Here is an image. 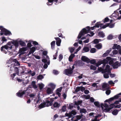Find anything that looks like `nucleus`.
<instances>
[{"label": "nucleus", "instance_id": "nucleus-1", "mask_svg": "<svg viewBox=\"0 0 121 121\" xmlns=\"http://www.w3.org/2000/svg\"><path fill=\"white\" fill-rule=\"evenodd\" d=\"M86 28L87 29L85 28H84L80 32L77 37V38L78 39H80L82 36H84L85 34L89 33L91 29L92 30H93L94 29H95L94 26L93 27H91V28L90 27V26H87L86 27Z\"/></svg>", "mask_w": 121, "mask_h": 121}, {"label": "nucleus", "instance_id": "nucleus-2", "mask_svg": "<svg viewBox=\"0 0 121 121\" xmlns=\"http://www.w3.org/2000/svg\"><path fill=\"white\" fill-rule=\"evenodd\" d=\"M103 61L104 63H108L110 65H113L114 64L113 59L110 57H107L106 59H104Z\"/></svg>", "mask_w": 121, "mask_h": 121}, {"label": "nucleus", "instance_id": "nucleus-3", "mask_svg": "<svg viewBox=\"0 0 121 121\" xmlns=\"http://www.w3.org/2000/svg\"><path fill=\"white\" fill-rule=\"evenodd\" d=\"M0 35H4L5 36L10 35H12L11 32L6 29L4 28L1 30L0 34Z\"/></svg>", "mask_w": 121, "mask_h": 121}, {"label": "nucleus", "instance_id": "nucleus-4", "mask_svg": "<svg viewBox=\"0 0 121 121\" xmlns=\"http://www.w3.org/2000/svg\"><path fill=\"white\" fill-rule=\"evenodd\" d=\"M110 68V66L108 65H107L105 69H104L103 68H102L101 67L98 68V70L99 72H101L102 73H104L106 72L107 71H108L109 72H110V71H109L108 68Z\"/></svg>", "mask_w": 121, "mask_h": 121}, {"label": "nucleus", "instance_id": "nucleus-5", "mask_svg": "<svg viewBox=\"0 0 121 121\" xmlns=\"http://www.w3.org/2000/svg\"><path fill=\"white\" fill-rule=\"evenodd\" d=\"M63 0H60V1L58 2V3H60ZM48 2L47 3V4L48 6H50L52 5L53 3V2H55V5L57 4V2L58 1V0H48Z\"/></svg>", "mask_w": 121, "mask_h": 121}, {"label": "nucleus", "instance_id": "nucleus-6", "mask_svg": "<svg viewBox=\"0 0 121 121\" xmlns=\"http://www.w3.org/2000/svg\"><path fill=\"white\" fill-rule=\"evenodd\" d=\"M13 48V46L12 45L10 46H9L8 45H6L2 46L1 48V51H3L5 53L4 49L7 50H8L10 49H12Z\"/></svg>", "mask_w": 121, "mask_h": 121}, {"label": "nucleus", "instance_id": "nucleus-7", "mask_svg": "<svg viewBox=\"0 0 121 121\" xmlns=\"http://www.w3.org/2000/svg\"><path fill=\"white\" fill-rule=\"evenodd\" d=\"M27 90H24L22 92H20L22 91V90H20L16 94L17 95L18 97H21L23 96V95L26 94Z\"/></svg>", "mask_w": 121, "mask_h": 121}, {"label": "nucleus", "instance_id": "nucleus-8", "mask_svg": "<svg viewBox=\"0 0 121 121\" xmlns=\"http://www.w3.org/2000/svg\"><path fill=\"white\" fill-rule=\"evenodd\" d=\"M81 60L83 61L88 63L90 62V60L88 58L84 56H82L81 57Z\"/></svg>", "mask_w": 121, "mask_h": 121}, {"label": "nucleus", "instance_id": "nucleus-9", "mask_svg": "<svg viewBox=\"0 0 121 121\" xmlns=\"http://www.w3.org/2000/svg\"><path fill=\"white\" fill-rule=\"evenodd\" d=\"M112 66L114 69H117L120 66V65L119 63V62L117 61L112 65Z\"/></svg>", "mask_w": 121, "mask_h": 121}, {"label": "nucleus", "instance_id": "nucleus-10", "mask_svg": "<svg viewBox=\"0 0 121 121\" xmlns=\"http://www.w3.org/2000/svg\"><path fill=\"white\" fill-rule=\"evenodd\" d=\"M109 71H110V72H109L108 71H107L105 73H104V78H108L109 77V75L111 73V70H110V68H108Z\"/></svg>", "mask_w": 121, "mask_h": 121}, {"label": "nucleus", "instance_id": "nucleus-11", "mask_svg": "<svg viewBox=\"0 0 121 121\" xmlns=\"http://www.w3.org/2000/svg\"><path fill=\"white\" fill-rule=\"evenodd\" d=\"M55 38L56 41V44L57 46H60V44L61 42V39L59 37H55Z\"/></svg>", "mask_w": 121, "mask_h": 121}, {"label": "nucleus", "instance_id": "nucleus-12", "mask_svg": "<svg viewBox=\"0 0 121 121\" xmlns=\"http://www.w3.org/2000/svg\"><path fill=\"white\" fill-rule=\"evenodd\" d=\"M66 73L68 74H72L73 72V71L71 70V68L70 67L69 69H66L65 70Z\"/></svg>", "mask_w": 121, "mask_h": 121}, {"label": "nucleus", "instance_id": "nucleus-13", "mask_svg": "<svg viewBox=\"0 0 121 121\" xmlns=\"http://www.w3.org/2000/svg\"><path fill=\"white\" fill-rule=\"evenodd\" d=\"M36 49L35 47H33L30 48V51L29 52L28 54L30 55L31 54H33L35 51Z\"/></svg>", "mask_w": 121, "mask_h": 121}, {"label": "nucleus", "instance_id": "nucleus-14", "mask_svg": "<svg viewBox=\"0 0 121 121\" xmlns=\"http://www.w3.org/2000/svg\"><path fill=\"white\" fill-rule=\"evenodd\" d=\"M98 36L100 37L103 38L105 36V34L104 33L103 31H100L98 34Z\"/></svg>", "mask_w": 121, "mask_h": 121}, {"label": "nucleus", "instance_id": "nucleus-15", "mask_svg": "<svg viewBox=\"0 0 121 121\" xmlns=\"http://www.w3.org/2000/svg\"><path fill=\"white\" fill-rule=\"evenodd\" d=\"M121 95V93L117 94L116 95H115L113 97L111 98H110V99H111L112 100H113L114 99H117L119 97V95Z\"/></svg>", "mask_w": 121, "mask_h": 121}, {"label": "nucleus", "instance_id": "nucleus-16", "mask_svg": "<svg viewBox=\"0 0 121 121\" xmlns=\"http://www.w3.org/2000/svg\"><path fill=\"white\" fill-rule=\"evenodd\" d=\"M27 49L26 48L23 47L20 49L19 50V52L21 54H23L24 51L26 50Z\"/></svg>", "mask_w": 121, "mask_h": 121}, {"label": "nucleus", "instance_id": "nucleus-17", "mask_svg": "<svg viewBox=\"0 0 121 121\" xmlns=\"http://www.w3.org/2000/svg\"><path fill=\"white\" fill-rule=\"evenodd\" d=\"M12 43L14 45L15 48H17L19 46V43L17 41H14L12 42Z\"/></svg>", "mask_w": 121, "mask_h": 121}, {"label": "nucleus", "instance_id": "nucleus-18", "mask_svg": "<svg viewBox=\"0 0 121 121\" xmlns=\"http://www.w3.org/2000/svg\"><path fill=\"white\" fill-rule=\"evenodd\" d=\"M44 103H45V105L46 107H48L49 106L52 105L51 102H50V101L49 100H46L45 102Z\"/></svg>", "mask_w": 121, "mask_h": 121}, {"label": "nucleus", "instance_id": "nucleus-19", "mask_svg": "<svg viewBox=\"0 0 121 121\" xmlns=\"http://www.w3.org/2000/svg\"><path fill=\"white\" fill-rule=\"evenodd\" d=\"M90 49L89 48L87 47H84L82 51L83 52H87L89 51Z\"/></svg>", "mask_w": 121, "mask_h": 121}, {"label": "nucleus", "instance_id": "nucleus-20", "mask_svg": "<svg viewBox=\"0 0 121 121\" xmlns=\"http://www.w3.org/2000/svg\"><path fill=\"white\" fill-rule=\"evenodd\" d=\"M55 41H52L51 43V48L52 49H53L55 48Z\"/></svg>", "mask_w": 121, "mask_h": 121}, {"label": "nucleus", "instance_id": "nucleus-21", "mask_svg": "<svg viewBox=\"0 0 121 121\" xmlns=\"http://www.w3.org/2000/svg\"><path fill=\"white\" fill-rule=\"evenodd\" d=\"M75 56V55L74 54H71V55L69 56V60L70 61H72V59Z\"/></svg>", "mask_w": 121, "mask_h": 121}, {"label": "nucleus", "instance_id": "nucleus-22", "mask_svg": "<svg viewBox=\"0 0 121 121\" xmlns=\"http://www.w3.org/2000/svg\"><path fill=\"white\" fill-rule=\"evenodd\" d=\"M52 90L50 88L48 87L47 88L46 91L47 93L48 94H51L52 93Z\"/></svg>", "mask_w": 121, "mask_h": 121}, {"label": "nucleus", "instance_id": "nucleus-23", "mask_svg": "<svg viewBox=\"0 0 121 121\" xmlns=\"http://www.w3.org/2000/svg\"><path fill=\"white\" fill-rule=\"evenodd\" d=\"M60 106V104H58L57 102H55L53 105V106L55 108H59Z\"/></svg>", "mask_w": 121, "mask_h": 121}, {"label": "nucleus", "instance_id": "nucleus-24", "mask_svg": "<svg viewBox=\"0 0 121 121\" xmlns=\"http://www.w3.org/2000/svg\"><path fill=\"white\" fill-rule=\"evenodd\" d=\"M15 66L13 64H12L11 65V67L10 68V71H11L12 72H13Z\"/></svg>", "mask_w": 121, "mask_h": 121}, {"label": "nucleus", "instance_id": "nucleus-25", "mask_svg": "<svg viewBox=\"0 0 121 121\" xmlns=\"http://www.w3.org/2000/svg\"><path fill=\"white\" fill-rule=\"evenodd\" d=\"M66 106L65 105H64V106L62 107V108L61 109H60V111H61L62 112H65L66 111Z\"/></svg>", "mask_w": 121, "mask_h": 121}, {"label": "nucleus", "instance_id": "nucleus-26", "mask_svg": "<svg viewBox=\"0 0 121 121\" xmlns=\"http://www.w3.org/2000/svg\"><path fill=\"white\" fill-rule=\"evenodd\" d=\"M14 71L15 72V73H16L18 75H19V69L18 67L16 66L14 70Z\"/></svg>", "mask_w": 121, "mask_h": 121}, {"label": "nucleus", "instance_id": "nucleus-27", "mask_svg": "<svg viewBox=\"0 0 121 121\" xmlns=\"http://www.w3.org/2000/svg\"><path fill=\"white\" fill-rule=\"evenodd\" d=\"M73 116V115H72L71 112H70L69 113H66L65 114V116L68 117L69 118L72 117Z\"/></svg>", "mask_w": 121, "mask_h": 121}, {"label": "nucleus", "instance_id": "nucleus-28", "mask_svg": "<svg viewBox=\"0 0 121 121\" xmlns=\"http://www.w3.org/2000/svg\"><path fill=\"white\" fill-rule=\"evenodd\" d=\"M82 102V100H78L77 102L75 101L74 102V104L78 106L79 104H81Z\"/></svg>", "mask_w": 121, "mask_h": 121}, {"label": "nucleus", "instance_id": "nucleus-29", "mask_svg": "<svg viewBox=\"0 0 121 121\" xmlns=\"http://www.w3.org/2000/svg\"><path fill=\"white\" fill-rule=\"evenodd\" d=\"M86 112V110L84 108H81L80 109V113L82 114V113H85Z\"/></svg>", "mask_w": 121, "mask_h": 121}, {"label": "nucleus", "instance_id": "nucleus-30", "mask_svg": "<svg viewBox=\"0 0 121 121\" xmlns=\"http://www.w3.org/2000/svg\"><path fill=\"white\" fill-rule=\"evenodd\" d=\"M36 82L35 81H33L32 82L31 85L33 88H37V86L35 84Z\"/></svg>", "mask_w": 121, "mask_h": 121}, {"label": "nucleus", "instance_id": "nucleus-31", "mask_svg": "<svg viewBox=\"0 0 121 121\" xmlns=\"http://www.w3.org/2000/svg\"><path fill=\"white\" fill-rule=\"evenodd\" d=\"M82 115L81 114V115H78L75 116V117L76 118V119L78 120H80L82 117Z\"/></svg>", "mask_w": 121, "mask_h": 121}, {"label": "nucleus", "instance_id": "nucleus-32", "mask_svg": "<svg viewBox=\"0 0 121 121\" xmlns=\"http://www.w3.org/2000/svg\"><path fill=\"white\" fill-rule=\"evenodd\" d=\"M19 42L20 45L22 46H24L26 45L25 43L22 41H20Z\"/></svg>", "mask_w": 121, "mask_h": 121}, {"label": "nucleus", "instance_id": "nucleus-33", "mask_svg": "<svg viewBox=\"0 0 121 121\" xmlns=\"http://www.w3.org/2000/svg\"><path fill=\"white\" fill-rule=\"evenodd\" d=\"M95 47L97 49H99L101 48L102 46L101 44L100 43L96 45Z\"/></svg>", "mask_w": 121, "mask_h": 121}, {"label": "nucleus", "instance_id": "nucleus-34", "mask_svg": "<svg viewBox=\"0 0 121 121\" xmlns=\"http://www.w3.org/2000/svg\"><path fill=\"white\" fill-rule=\"evenodd\" d=\"M94 104L96 107L98 108H99L100 105L99 104V102L98 101H96L94 102Z\"/></svg>", "mask_w": 121, "mask_h": 121}, {"label": "nucleus", "instance_id": "nucleus-35", "mask_svg": "<svg viewBox=\"0 0 121 121\" xmlns=\"http://www.w3.org/2000/svg\"><path fill=\"white\" fill-rule=\"evenodd\" d=\"M45 103L43 102V103H41L40 104L39 106V108H41L45 107L46 106L45 105Z\"/></svg>", "mask_w": 121, "mask_h": 121}, {"label": "nucleus", "instance_id": "nucleus-36", "mask_svg": "<svg viewBox=\"0 0 121 121\" xmlns=\"http://www.w3.org/2000/svg\"><path fill=\"white\" fill-rule=\"evenodd\" d=\"M118 110L115 109L112 111V113L114 115H116L118 114Z\"/></svg>", "mask_w": 121, "mask_h": 121}, {"label": "nucleus", "instance_id": "nucleus-37", "mask_svg": "<svg viewBox=\"0 0 121 121\" xmlns=\"http://www.w3.org/2000/svg\"><path fill=\"white\" fill-rule=\"evenodd\" d=\"M22 71L20 73V75L21 76L22 75L23 73H24L25 72L26 70V68L25 67H23L22 68Z\"/></svg>", "mask_w": 121, "mask_h": 121}, {"label": "nucleus", "instance_id": "nucleus-38", "mask_svg": "<svg viewBox=\"0 0 121 121\" xmlns=\"http://www.w3.org/2000/svg\"><path fill=\"white\" fill-rule=\"evenodd\" d=\"M43 76L42 75H39L37 76V79L39 80H40L43 78Z\"/></svg>", "mask_w": 121, "mask_h": 121}, {"label": "nucleus", "instance_id": "nucleus-39", "mask_svg": "<svg viewBox=\"0 0 121 121\" xmlns=\"http://www.w3.org/2000/svg\"><path fill=\"white\" fill-rule=\"evenodd\" d=\"M90 69L93 70H96V67L95 66L92 65H91L90 67Z\"/></svg>", "mask_w": 121, "mask_h": 121}, {"label": "nucleus", "instance_id": "nucleus-40", "mask_svg": "<svg viewBox=\"0 0 121 121\" xmlns=\"http://www.w3.org/2000/svg\"><path fill=\"white\" fill-rule=\"evenodd\" d=\"M96 49L95 48H91L90 50V52L91 53H94L96 52Z\"/></svg>", "mask_w": 121, "mask_h": 121}, {"label": "nucleus", "instance_id": "nucleus-41", "mask_svg": "<svg viewBox=\"0 0 121 121\" xmlns=\"http://www.w3.org/2000/svg\"><path fill=\"white\" fill-rule=\"evenodd\" d=\"M44 86V85L43 84H39V87L40 90H42L43 89Z\"/></svg>", "mask_w": 121, "mask_h": 121}, {"label": "nucleus", "instance_id": "nucleus-42", "mask_svg": "<svg viewBox=\"0 0 121 121\" xmlns=\"http://www.w3.org/2000/svg\"><path fill=\"white\" fill-rule=\"evenodd\" d=\"M111 110V108L109 107L108 108H105L103 110L105 112H109Z\"/></svg>", "mask_w": 121, "mask_h": 121}, {"label": "nucleus", "instance_id": "nucleus-43", "mask_svg": "<svg viewBox=\"0 0 121 121\" xmlns=\"http://www.w3.org/2000/svg\"><path fill=\"white\" fill-rule=\"evenodd\" d=\"M16 74H16V73H15L11 74L10 77L13 80H14V78L15 76L16 75Z\"/></svg>", "mask_w": 121, "mask_h": 121}, {"label": "nucleus", "instance_id": "nucleus-44", "mask_svg": "<svg viewBox=\"0 0 121 121\" xmlns=\"http://www.w3.org/2000/svg\"><path fill=\"white\" fill-rule=\"evenodd\" d=\"M95 28L96 27L99 28V22H97L95 24V25L94 26Z\"/></svg>", "mask_w": 121, "mask_h": 121}, {"label": "nucleus", "instance_id": "nucleus-45", "mask_svg": "<svg viewBox=\"0 0 121 121\" xmlns=\"http://www.w3.org/2000/svg\"><path fill=\"white\" fill-rule=\"evenodd\" d=\"M109 20V19L108 17H106L104 18L103 22L104 23H105L108 22Z\"/></svg>", "mask_w": 121, "mask_h": 121}, {"label": "nucleus", "instance_id": "nucleus-46", "mask_svg": "<svg viewBox=\"0 0 121 121\" xmlns=\"http://www.w3.org/2000/svg\"><path fill=\"white\" fill-rule=\"evenodd\" d=\"M57 53L58 52L57 51L55 54L53 55V57H54L53 58V59H56V57H57Z\"/></svg>", "mask_w": 121, "mask_h": 121}, {"label": "nucleus", "instance_id": "nucleus-47", "mask_svg": "<svg viewBox=\"0 0 121 121\" xmlns=\"http://www.w3.org/2000/svg\"><path fill=\"white\" fill-rule=\"evenodd\" d=\"M96 61L95 59H93L92 60H90V63L92 64H94L95 63Z\"/></svg>", "mask_w": 121, "mask_h": 121}, {"label": "nucleus", "instance_id": "nucleus-48", "mask_svg": "<svg viewBox=\"0 0 121 121\" xmlns=\"http://www.w3.org/2000/svg\"><path fill=\"white\" fill-rule=\"evenodd\" d=\"M111 91L109 90H107L106 91V94L107 95H108L110 94Z\"/></svg>", "mask_w": 121, "mask_h": 121}, {"label": "nucleus", "instance_id": "nucleus-49", "mask_svg": "<svg viewBox=\"0 0 121 121\" xmlns=\"http://www.w3.org/2000/svg\"><path fill=\"white\" fill-rule=\"evenodd\" d=\"M113 36L111 35H109L107 37V39H108L110 40L112 39H113Z\"/></svg>", "mask_w": 121, "mask_h": 121}, {"label": "nucleus", "instance_id": "nucleus-50", "mask_svg": "<svg viewBox=\"0 0 121 121\" xmlns=\"http://www.w3.org/2000/svg\"><path fill=\"white\" fill-rule=\"evenodd\" d=\"M115 105H114V104H110V108H111V109L115 107Z\"/></svg>", "mask_w": 121, "mask_h": 121}, {"label": "nucleus", "instance_id": "nucleus-51", "mask_svg": "<svg viewBox=\"0 0 121 121\" xmlns=\"http://www.w3.org/2000/svg\"><path fill=\"white\" fill-rule=\"evenodd\" d=\"M53 72L55 74L57 75L59 73L58 71L56 70H53Z\"/></svg>", "mask_w": 121, "mask_h": 121}, {"label": "nucleus", "instance_id": "nucleus-52", "mask_svg": "<svg viewBox=\"0 0 121 121\" xmlns=\"http://www.w3.org/2000/svg\"><path fill=\"white\" fill-rule=\"evenodd\" d=\"M7 40V39H6L4 37H2V43H4V42L6 41Z\"/></svg>", "mask_w": 121, "mask_h": 121}, {"label": "nucleus", "instance_id": "nucleus-53", "mask_svg": "<svg viewBox=\"0 0 121 121\" xmlns=\"http://www.w3.org/2000/svg\"><path fill=\"white\" fill-rule=\"evenodd\" d=\"M109 24V26H108L110 28H112L114 26V24H110V23H107Z\"/></svg>", "mask_w": 121, "mask_h": 121}, {"label": "nucleus", "instance_id": "nucleus-54", "mask_svg": "<svg viewBox=\"0 0 121 121\" xmlns=\"http://www.w3.org/2000/svg\"><path fill=\"white\" fill-rule=\"evenodd\" d=\"M93 42L94 43L96 44L98 43L99 42L98 40L97 39H95L94 40Z\"/></svg>", "mask_w": 121, "mask_h": 121}, {"label": "nucleus", "instance_id": "nucleus-55", "mask_svg": "<svg viewBox=\"0 0 121 121\" xmlns=\"http://www.w3.org/2000/svg\"><path fill=\"white\" fill-rule=\"evenodd\" d=\"M81 87L80 86V87H79V86H78L77 87L76 90H75V91L76 92H78L80 90V89H81Z\"/></svg>", "mask_w": 121, "mask_h": 121}, {"label": "nucleus", "instance_id": "nucleus-56", "mask_svg": "<svg viewBox=\"0 0 121 121\" xmlns=\"http://www.w3.org/2000/svg\"><path fill=\"white\" fill-rule=\"evenodd\" d=\"M103 60H102L100 62V64H99V65H100L101 64H103V66H102V67L103 68H104V67L105 66L106 64H107L108 63H104L103 62Z\"/></svg>", "mask_w": 121, "mask_h": 121}, {"label": "nucleus", "instance_id": "nucleus-57", "mask_svg": "<svg viewBox=\"0 0 121 121\" xmlns=\"http://www.w3.org/2000/svg\"><path fill=\"white\" fill-rule=\"evenodd\" d=\"M71 112V113L72 115H74L77 114V112L73 110H72Z\"/></svg>", "mask_w": 121, "mask_h": 121}, {"label": "nucleus", "instance_id": "nucleus-58", "mask_svg": "<svg viewBox=\"0 0 121 121\" xmlns=\"http://www.w3.org/2000/svg\"><path fill=\"white\" fill-rule=\"evenodd\" d=\"M109 26V24H107L106 25H104L102 27V29H104L106 28L107 27H108Z\"/></svg>", "mask_w": 121, "mask_h": 121}, {"label": "nucleus", "instance_id": "nucleus-59", "mask_svg": "<svg viewBox=\"0 0 121 121\" xmlns=\"http://www.w3.org/2000/svg\"><path fill=\"white\" fill-rule=\"evenodd\" d=\"M48 53V52L47 51H43V52L42 54H43L44 56H46Z\"/></svg>", "mask_w": 121, "mask_h": 121}, {"label": "nucleus", "instance_id": "nucleus-60", "mask_svg": "<svg viewBox=\"0 0 121 121\" xmlns=\"http://www.w3.org/2000/svg\"><path fill=\"white\" fill-rule=\"evenodd\" d=\"M59 61H60L63 58V56L61 54H60L59 55Z\"/></svg>", "mask_w": 121, "mask_h": 121}, {"label": "nucleus", "instance_id": "nucleus-61", "mask_svg": "<svg viewBox=\"0 0 121 121\" xmlns=\"http://www.w3.org/2000/svg\"><path fill=\"white\" fill-rule=\"evenodd\" d=\"M32 45H31V42H29L27 44V47L28 48H30Z\"/></svg>", "mask_w": 121, "mask_h": 121}, {"label": "nucleus", "instance_id": "nucleus-62", "mask_svg": "<svg viewBox=\"0 0 121 121\" xmlns=\"http://www.w3.org/2000/svg\"><path fill=\"white\" fill-rule=\"evenodd\" d=\"M62 87H60V88H58L56 90V91H58L59 92H61L62 91Z\"/></svg>", "mask_w": 121, "mask_h": 121}, {"label": "nucleus", "instance_id": "nucleus-63", "mask_svg": "<svg viewBox=\"0 0 121 121\" xmlns=\"http://www.w3.org/2000/svg\"><path fill=\"white\" fill-rule=\"evenodd\" d=\"M14 65L16 66H19L20 65V64L18 61L16 63H13V64Z\"/></svg>", "mask_w": 121, "mask_h": 121}, {"label": "nucleus", "instance_id": "nucleus-64", "mask_svg": "<svg viewBox=\"0 0 121 121\" xmlns=\"http://www.w3.org/2000/svg\"><path fill=\"white\" fill-rule=\"evenodd\" d=\"M117 45V44H114L112 47V49H116Z\"/></svg>", "mask_w": 121, "mask_h": 121}]
</instances>
